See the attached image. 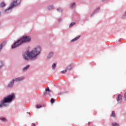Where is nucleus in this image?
I'll use <instances>...</instances> for the list:
<instances>
[{"label":"nucleus","instance_id":"obj_1","mask_svg":"<svg viewBox=\"0 0 126 126\" xmlns=\"http://www.w3.org/2000/svg\"><path fill=\"white\" fill-rule=\"evenodd\" d=\"M41 52V47L40 46H37L34 48L31 52L28 51L26 52L23 55L24 59L26 61L29 60V59H36V57L40 54Z\"/></svg>","mask_w":126,"mask_h":126},{"label":"nucleus","instance_id":"obj_2","mask_svg":"<svg viewBox=\"0 0 126 126\" xmlns=\"http://www.w3.org/2000/svg\"><path fill=\"white\" fill-rule=\"evenodd\" d=\"M14 98V94H12L11 95H8L6 97H4L3 100L0 101V108L1 107H5L7 106V103L9 102H11Z\"/></svg>","mask_w":126,"mask_h":126},{"label":"nucleus","instance_id":"obj_3","mask_svg":"<svg viewBox=\"0 0 126 126\" xmlns=\"http://www.w3.org/2000/svg\"><path fill=\"white\" fill-rule=\"evenodd\" d=\"M19 3H20V0H14L11 6L7 9H6L5 11H7V10H9V9H11V8L14 7V6L18 5Z\"/></svg>","mask_w":126,"mask_h":126},{"label":"nucleus","instance_id":"obj_4","mask_svg":"<svg viewBox=\"0 0 126 126\" xmlns=\"http://www.w3.org/2000/svg\"><path fill=\"white\" fill-rule=\"evenodd\" d=\"M22 44H23V42L21 39H20V40L14 43V44L12 46V49H15V48L20 46V45H22Z\"/></svg>","mask_w":126,"mask_h":126},{"label":"nucleus","instance_id":"obj_5","mask_svg":"<svg viewBox=\"0 0 126 126\" xmlns=\"http://www.w3.org/2000/svg\"><path fill=\"white\" fill-rule=\"evenodd\" d=\"M23 43H27L30 42L31 38L30 36H24L21 39Z\"/></svg>","mask_w":126,"mask_h":126},{"label":"nucleus","instance_id":"obj_6","mask_svg":"<svg viewBox=\"0 0 126 126\" xmlns=\"http://www.w3.org/2000/svg\"><path fill=\"white\" fill-rule=\"evenodd\" d=\"M24 79V77H19L18 78L14 79L15 81L16 82H20L22 80H23Z\"/></svg>","mask_w":126,"mask_h":126},{"label":"nucleus","instance_id":"obj_7","mask_svg":"<svg viewBox=\"0 0 126 126\" xmlns=\"http://www.w3.org/2000/svg\"><path fill=\"white\" fill-rule=\"evenodd\" d=\"M14 81H15V80H14V79H13L12 81L10 82V83L8 85V87H9V88H10V87H12V86H13V84H14Z\"/></svg>","mask_w":126,"mask_h":126},{"label":"nucleus","instance_id":"obj_8","mask_svg":"<svg viewBox=\"0 0 126 126\" xmlns=\"http://www.w3.org/2000/svg\"><path fill=\"white\" fill-rule=\"evenodd\" d=\"M122 98H123V96L121 94H119L118 97V102L121 103L122 102Z\"/></svg>","mask_w":126,"mask_h":126},{"label":"nucleus","instance_id":"obj_9","mask_svg":"<svg viewBox=\"0 0 126 126\" xmlns=\"http://www.w3.org/2000/svg\"><path fill=\"white\" fill-rule=\"evenodd\" d=\"M70 8H74V7H75V2L72 3L70 5Z\"/></svg>","mask_w":126,"mask_h":126},{"label":"nucleus","instance_id":"obj_10","mask_svg":"<svg viewBox=\"0 0 126 126\" xmlns=\"http://www.w3.org/2000/svg\"><path fill=\"white\" fill-rule=\"evenodd\" d=\"M71 68H72V65L71 64L66 67V69H67L68 70H70Z\"/></svg>","mask_w":126,"mask_h":126},{"label":"nucleus","instance_id":"obj_11","mask_svg":"<svg viewBox=\"0 0 126 126\" xmlns=\"http://www.w3.org/2000/svg\"><path fill=\"white\" fill-rule=\"evenodd\" d=\"M111 117L113 118H116V113H115V111H112L111 114Z\"/></svg>","mask_w":126,"mask_h":126},{"label":"nucleus","instance_id":"obj_12","mask_svg":"<svg viewBox=\"0 0 126 126\" xmlns=\"http://www.w3.org/2000/svg\"><path fill=\"white\" fill-rule=\"evenodd\" d=\"M57 11H58V12H63V9H62V8H58L57 9Z\"/></svg>","mask_w":126,"mask_h":126},{"label":"nucleus","instance_id":"obj_13","mask_svg":"<svg viewBox=\"0 0 126 126\" xmlns=\"http://www.w3.org/2000/svg\"><path fill=\"white\" fill-rule=\"evenodd\" d=\"M0 6L1 7H3L4 6H5V3H4V2H2L0 3Z\"/></svg>","mask_w":126,"mask_h":126},{"label":"nucleus","instance_id":"obj_14","mask_svg":"<svg viewBox=\"0 0 126 126\" xmlns=\"http://www.w3.org/2000/svg\"><path fill=\"white\" fill-rule=\"evenodd\" d=\"M80 36H77L76 38H75L74 39H72L71 41L72 42H74V41H76L77 40H78V39H79V37Z\"/></svg>","mask_w":126,"mask_h":126},{"label":"nucleus","instance_id":"obj_15","mask_svg":"<svg viewBox=\"0 0 126 126\" xmlns=\"http://www.w3.org/2000/svg\"><path fill=\"white\" fill-rule=\"evenodd\" d=\"M29 65L26 66V67H24L23 69V71H25V70H27V69L29 67Z\"/></svg>","mask_w":126,"mask_h":126},{"label":"nucleus","instance_id":"obj_16","mask_svg":"<svg viewBox=\"0 0 126 126\" xmlns=\"http://www.w3.org/2000/svg\"><path fill=\"white\" fill-rule=\"evenodd\" d=\"M45 91L48 92V94H50V93H51V92H52V91H50V89H49V88H46L45 89Z\"/></svg>","mask_w":126,"mask_h":126},{"label":"nucleus","instance_id":"obj_17","mask_svg":"<svg viewBox=\"0 0 126 126\" xmlns=\"http://www.w3.org/2000/svg\"><path fill=\"white\" fill-rule=\"evenodd\" d=\"M52 9H54V6H53V5L49 6L48 7V10H51Z\"/></svg>","mask_w":126,"mask_h":126},{"label":"nucleus","instance_id":"obj_18","mask_svg":"<svg viewBox=\"0 0 126 126\" xmlns=\"http://www.w3.org/2000/svg\"><path fill=\"white\" fill-rule=\"evenodd\" d=\"M56 65H57V63H54L53 64V65H52L53 69H55V68H56Z\"/></svg>","mask_w":126,"mask_h":126},{"label":"nucleus","instance_id":"obj_19","mask_svg":"<svg viewBox=\"0 0 126 126\" xmlns=\"http://www.w3.org/2000/svg\"><path fill=\"white\" fill-rule=\"evenodd\" d=\"M53 55H54V53L53 52H50L48 56V58H51V57L53 56Z\"/></svg>","mask_w":126,"mask_h":126},{"label":"nucleus","instance_id":"obj_20","mask_svg":"<svg viewBox=\"0 0 126 126\" xmlns=\"http://www.w3.org/2000/svg\"><path fill=\"white\" fill-rule=\"evenodd\" d=\"M36 107L37 109H40V108H42V105L41 104L36 105Z\"/></svg>","mask_w":126,"mask_h":126},{"label":"nucleus","instance_id":"obj_21","mask_svg":"<svg viewBox=\"0 0 126 126\" xmlns=\"http://www.w3.org/2000/svg\"><path fill=\"white\" fill-rule=\"evenodd\" d=\"M75 25V22H72L70 24L69 27H72V26H73V25Z\"/></svg>","mask_w":126,"mask_h":126},{"label":"nucleus","instance_id":"obj_22","mask_svg":"<svg viewBox=\"0 0 126 126\" xmlns=\"http://www.w3.org/2000/svg\"><path fill=\"white\" fill-rule=\"evenodd\" d=\"M112 126H120L119 125L116 123H113L112 124Z\"/></svg>","mask_w":126,"mask_h":126},{"label":"nucleus","instance_id":"obj_23","mask_svg":"<svg viewBox=\"0 0 126 126\" xmlns=\"http://www.w3.org/2000/svg\"><path fill=\"white\" fill-rule=\"evenodd\" d=\"M66 71H67V69H66L65 70L61 71V73H63V74L65 73V72H66Z\"/></svg>","mask_w":126,"mask_h":126},{"label":"nucleus","instance_id":"obj_24","mask_svg":"<svg viewBox=\"0 0 126 126\" xmlns=\"http://www.w3.org/2000/svg\"><path fill=\"white\" fill-rule=\"evenodd\" d=\"M55 102V99H54V98H51V103H52V104H53V103H54Z\"/></svg>","mask_w":126,"mask_h":126},{"label":"nucleus","instance_id":"obj_25","mask_svg":"<svg viewBox=\"0 0 126 126\" xmlns=\"http://www.w3.org/2000/svg\"><path fill=\"white\" fill-rule=\"evenodd\" d=\"M124 99L125 100V101H126V93L124 94Z\"/></svg>","mask_w":126,"mask_h":126},{"label":"nucleus","instance_id":"obj_26","mask_svg":"<svg viewBox=\"0 0 126 126\" xmlns=\"http://www.w3.org/2000/svg\"><path fill=\"white\" fill-rule=\"evenodd\" d=\"M3 65V64L2 63V62H0V68Z\"/></svg>","mask_w":126,"mask_h":126},{"label":"nucleus","instance_id":"obj_27","mask_svg":"<svg viewBox=\"0 0 126 126\" xmlns=\"http://www.w3.org/2000/svg\"><path fill=\"white\" fill-rule=\"evenodd\" d=\"M1 121H2L3 122H6V119L5 118H2L1 119Z\"/></svg>","mask_w":126,"mask_h":126},{"label":"nucleus","instance_id":"obj_28","mask_svg":"<svg viewBox=\"0 0 126 126\" xmlns=\"http://www.w3.org/2000/svg\"><path fill=\"white\" fill-rule=\"evenodd\" d=\"M2 48V45H0V50H1Z\"/></svg>","mask_w":126,"mask_h":126},{"label":"nucleus","instance_id":"obj_29","mask_svg":"<svg viewBox=\"0 0 126 126\" xmlns=\"http://www.w3.org/2000/svg\"><path fill=\"white\" fill-rule=\"evenodd\" d=\"M32 126H36V125H35L34 123H32Z\"/></svg>","mask_w":126,"mask_h":126},{"label":"nucleus","instance_id":"obj_30","mask_svg":"<svg viewBox=\"0 0 126 126\" xmlns=\"http://www.w3.org/2000/svg\"><path fill=\"white\" fill-rule=\"evenodd\" d=\"M99 9H100V8H98L96 10H95V11H98V10H99Z\"/></svg>","mask_w":126,"mask_h":126},{"label":"nucleus","instance_id":"obj_31","mask_svg":"<svg viewBox=\"0 0 126 126\" xmlns=\"http://www.w3.org/2000/svg\"><path fill=\"white\" fill-rule=\"evenodd\" d=\"M91 124V123L90 122H89V123H88V126H90Z\"/></svg>","mask_w":126,"mask_h":126},{"label":"nucleus","instance_id":"obj_32","mask_svg":"<svg viewBox=\"0 0 126 126\" xmlns=\"http://www.w3.org/2000/svg\"><path fill=\"white\" fill-rule=\"evenodd\" d=\"M124 16H126V12L125 14H124Z\"/></svg>","mask_w":126,"mask_h":126}]
</instances>
